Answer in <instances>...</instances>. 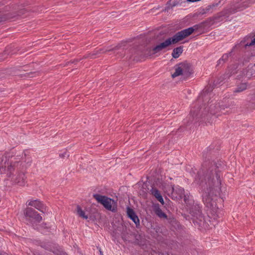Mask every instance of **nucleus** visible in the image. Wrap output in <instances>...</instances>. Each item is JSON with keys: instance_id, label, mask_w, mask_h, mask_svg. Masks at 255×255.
Listing matches in <instances>:
<instances>
[{"instance_id": "f257e3e1", "label": "nucleus", "mask_w": 255, "mask_h": 255, "mask_svg": "<svg viewBox=\"0 0 255 255\" xmlns=\"http://www.w3.org/2000/svg\"><path fill=\"white\" fill-rule=\"evenodd\" d=\"M216 167L214 164L212 165L205 172H198L195 178V182L202 189L203 202L209 209L211 218L214 220L219 217L222 202L219 197L221 192V174Z\"/></svg>"}, {"instance_id": "f03ea898", "label": "nucleus", "mask_w": 255, "mask_h": 255, "mask_svg": "<svg viewBox=\"0 0 255 255\" xmlns=\"http://www.w3.org/2000/svg\"><path fill=\"white\" fill-rule=\"evenodd\" d=\"M213 88V86H207L199 96L197 105L190 111L189 118H192V122L224 113L225 107L223 102L215 99L211 100L212 95L211 92Z\"/></svg>"}, {"instance_id": "7ed1b4c3", "label": "nucleus", "mask_w": 255, "mask_h": 255, "mask_svg": "<svg viewBox=\"0 0 255 255\" xmlns=\"http://www.w3.org/2000/svg\"><path fill=\"white\" fill-rule=\"evenodd\" d=\"M198 25H195L193 27H189L177 32L173 37H170L164 42L157 44L150 51L152 52L150 55H153L161 51L163 49L167 48L172 44H175L183 40L185 38L191 35L195 29H198Z\"/></svg>"}, {"instance_id": "20e7f679", "label": "nucleus", "mask_w": 255, "mask_h": 255, "mask_svg": "<svg viewBox=\"0 0 255 255\" xmlns=\"http://www.w3.org/2000/svg\"><path fill=\"white\" fill-rule=\"evenodd\" d=\"M0 162H2L3 163L5 162L6 164L10 163L12 165V168L10 170V174L8 176L6 173H3V174H6V175L8 177H11V181L16 184L21 186H23L25 185L26 177L23 172H21L18 170V162L14 161L12 159H11L9 161H7L6 160L3 161V159H1L0 160ZM1 174H3V173Z\"/></svg>"}, {"instance_id": "39448f33", "label": "nucleus", "mask_w": 255, "mask_h": 255, "mask_svg": "<svg viewBox=\"0 0 255 255\" xmlns=\"http://www.w3.org/2000/svg\"><path fill=\"white\" fill-rule=\"evenodd\" d=\"M193 73L191 64L187 61L181 62L175 66V72L172 74V77L175 78L182 76L183 79H186L189 77Z\"/></svg>"}, {"instance_id": "423d86ee", "label": "nucleus", "mask_w": 255, "mask_h": 255, "mask_svg": "<svg viewBox=\"0 0 255 255\" xmlns=\"http://www.w3.org/2000/svg\"><path fill=\"white\" fill-rule=\"evenodd\" d=\"M93 197L97 202L102 205L107 210L112 212H116L117 209V202L113 199L106 196H103L98 194L93 195Z\"/></svg>"}, {"instance_id": "0eeeda50", "label": "nucleus", "mask_w": 255, "mask_h": 255, "mask_svg": "<svg viewBox=\"0 0 255 255\" xmlns=\"http://www.w3.org/2000/svg\"><path fill=\"white\" fill-rule=\"evenodd\" d=\"M23 214L26 220L31 224L39 223L42 220L39 214L31 207L26 208L23 211Z\"/></svg>"}, {"instance_id": "6e6552de", "label": "nucleus", "mask_w": 255, "mask_h": 255, "mask_svg": "<svg viewBox=\"0 0 255 255\" xmlns=\"http://www.w3.org/2000/svg\"><path fill=\"white\" fill-rule=\"evenodd\" d=\"M249 6V3L247 1H244L242 3L239 4L238 5L234 6V7H231L229 9H226L225 11L222 12V14L220 16H223L226 14H233L235 13L238 11L242 10L246 8Z\"/></svg>"}, {"instance_id": "1a4fd4ad", "label": "nucleus", "mask_w": 255, "mask_h": 255, "mask_svg": "<svg viewBox=\"0 0 255 255\" xmlns=\"http://www.w3.org/2000/svg\"><path fill=\"white\" fill-rule=\"evenodd\" d=\"M125 49V48L124 47L123 44H119L116 46H115L113 49H109V50H106V51H104L103 49H100L97 51H95L93 52L92 54H89L86 56H85L84 58H94V56L101 53H104L107 51H114V53H118L119 52L121 53L122 52H124V50Z\"/></svg>"}, {"instance_id": "9d476101", "label": "nucleus", "mask_w": 255, "mask_h": 255, "mask_svg": "<svg viewBox=\"0 0 255 255\" xmlns=\"http://www.w3.org/2000/svg\"><path fill=\"white\" fill-rule=\"evenodd\" d=\"M26 205L28 206L33 207L42 213L46 212V207L39 200L36 199L28 200L26 202Z\"/></svg>"}, {"instance_id": "9b49d317", "label": "nucleus", "mask_w": 255, "mask_h": 255, "mask_svg": "<svg viewBox=\"0 0 255 255\" xmlns=\"http://www.w3.org/2000/svg\"><path fill=\"white\" fill-rule=\"evenodd\" d=\"M44 248L50 250L57 255H67L61 250V248L57 245L51 243L44 244L42 246Z\"/></svg>"}, {"instance_id": "f8f14e48", "label": "nucleus", "mask_w": 255, "mask_h": 255, "mask_svg": "<svg viewBox=\"0 0 255 255\" xmlns=\"http://www.w3.org/2000/svg\"><path fill=\"white\" fill-rule=\"evenodd\" d=\"M195 211H193V208L191 211L192 215L196 218V219H194V221L199 224V226H204V218L202 216L199 207H194Z\"/></svg>"}, {"instance_id": "ddd939ff", "label": "nucleus", "mask_w": 255, "mask_h": 255, "mask_svg": "<svg viewBox=\"0 0 255 255\" xmlns=\"http://www.w3.org/2000/svg\"><path fill=\"white\" fill-rule=\"evenodd\" d=\"M243 76L247 79L255 78V64H250L248 67L243 71Z\"/></svg>"}, {"instance_id": "4468645a", "label": "nucleus", "mask_w": 255, "mask_h": 255, "mask_svg": "<svg viewBox=\"0 0 255 255\" xmlns=\"http://www.w3.org/2000/svg\"><path fill=\"white\" fill-rule=\"evenodd\" d=\"M171 196L172 198L181 199L184 195V190L183 188L176 186L171 187Z\"/></svg>"}, {"instance_id": "2eb2a0df", "label": "nucleus", "mask_w": 255, "mask_h": 255, "mask_svg": "<svg viewBox=\"0 0 255 255\" xmlns=\"http://www.w3.org/2000/svg\"><path fill=\"white\" fill-rule=\"evenodd\" d=\"M127 210L128 217L132 220L136 226L139 225V220L133 209L128 207Z\"/></svg>"}, {"instance_id": "dca6fc26", "label": "nucleus", "mask_w": 255, "mask_h": 255, "mask_svg": "<svg viewBox=\"0 0 255 255\" xmlns=\"http://www.w3.org/2000/svg\"><path fill=\"white\" fill-rule=\"evenodd\" d=\"M5 163V162L3 163L2 162H0V174L6 173L9 176L11 173L12 165L10 163L7 164Z\"/></svg>"}, {"instance_id": "f3484780", "label": "nucleus", "mask_w": 255, "mask_h": 255, "mask_svg": "<svg viewBox=\"0 0 255 255\" xmlns=\"http://www.w3.org/2000/svg\"><path fill=\"white\" fill-rule=\"evenodd\" d=\"M150 192L160 203L162 205L164 204V200L160 192L155 188L152 187L150 190Z\"/></svg>"}, {"instance_id": "a211bd4d", "label": "nucleus", "mask_w": 255, "mask_h": 255, "mask_svg": "<svg viewBox=\"0 0 255 255\" xmlns=\"http://www.w3.org/2000/svg\"><path fill=\"white\" fill-rule=\"evenodd\" d=\"M153 211L159 218L166 219L167 217V215L159 208L158 204L154 206Z\"/></svg>"}, {"instance_id": "6ab92c4d", "label": "nucleus", "mask_w": 255, "mask_h": 255, "mask_svg": "<svg viewBox=\"0 0 255 255\" xmlns=\"http://www.w3.org/2000/svg\"><path fill=\"white\" fill-rule=\"evenodd\" d=\"M183 52V46H179L174 48L172 53V56L174 58H178Z\"/></svg>"}, {"instance_id": "aec40b11", "label": "nucleus", "mask_w": 255, "mask_h": 255, "mask_svg": "<svg viewBox=\"0 0 255 255\" xmlns=\"http://www.w3.org/2000/svg\"><path fill=\"white\" fill-rule=\"evenodd\" d=\"M130 54L129 58H131V57L134 55H141L142 54H146L145 52L142 51L139 47L131 49L130 51Z\"/></svg>"}, {"instance_id": "412c9836", "label": "nucleus", "mask_w": 255, "mask_h": 255, "mask_svg": "<svg viewBox=\"0 0 255 255\" xmlns=\"http://www.w3.org/2000/svg\"><path fill=\"white\" fill-rule=\"evenodd\" d=\"M247 89V85L246 83H242L238 85L234 90V93H240L244 91Z\"/></svg>"}, {"instance_id": "4be33fe9", "label": "nucleus", "mask_w": 255, "mask_h": 255, "mask_svg": "<svg viewBox=\"0 0 255 255\" xmlns=\"http://www.w3.org/2000/svg\"><path fill=\"white\" fill-rule=\"evenodd\" d=\"M231 53L232 51L229 53L224 54L222 58L219 60L218 65H219L221 63H224L227 61L229 58V56H231Z\"/></svg>"}, {"instance_id": "5701e85b", "label": "nucleus", "mask_w": 255, "mask_h": 255, "mask_svg": "<svg viewBox=\"0 0 255 255\" xmlns=\"http://www.w3.org/2000/svg\"><path fill=\"white\" fill-rule=\"evenodd\" d=\"M77 213L79 216L85 219H88V216L85 215L84 211L82 210L79 206H77Z\"/></svg>"}, {"instance_id": "b1692460", "label": "nucleus", "mask_w": 255, "mask_h": 255, "mask_svg": "<svg viewBox=\"0 0 255 255\" xmlns=\"http://www.w3.org/2000/svg\"><path fill=\"white\" fill-rule=\"evenodd\" d=\"M224 106L225 109L229 108L230 109H232L236 108V104L235 102L231 101L225 105L224 104Z\"/></svg>"}, {"instance_id": "393cba45", "label": "nucleus", "mask_w": 255, "mask_h": 255, "mask_svg": "<svg viewBox=\"0 0 255 255\" xmlns=\"http://www.w3.org/2000/svg\"><path fill=\"white\" fill-rule=\"evenodd\" d=\"M173 7L172 5L171 4V2L170 0H169L166 4V6L165 8L163 10V11L168 12L170 9H172Z\"/></svg>"}, {"instance_id": "a878e982", "label": "nucleus", "mask_w": 255, "mask_h": 255, "mask_svg": "<svg viewBox=\"0 0 255 255\" xmlns=\"http://www.w3.org/2000/svg\"><path fill=\"white\" fill-rule=\"evenodd\" d=\"M170 1L173 7L181 4L182 1L184 2V0L182 1V0H170Z\"/></svg>"}, {"instance_id": "bb28decb", "label": "nucleus", "mask_w": 255, "mask_h": 255, "mask_svg": "<svg viewBox=\"0 0 255 255\" xmlns=\"http://www.w3.org/2000/svg\"><path fill=\"white\" fill-rule=\"evenodd\" d=\"M255 45V37L253 39H252L250 42H247L245 44V46L246 48L247 46H250Z\"/></svg>"}, {"instance_id": "cd10ccee", "label": "nucleus", "mask_w": 255, "mask_h": 255, "mask_svg": "<svg viewBox=\"0 0 255 255\" xmlns=\"http://www.w3.org/2000/svg\"><path fill=\"white\" fill-rule=\"evenodd\" d=\"M235 73H236L235 72L232 71L230 73H226L225 75H224L225 79L229 78L231 76V75L234 74Z\"/></svg>"}, {"instance_id": "c85d7f7f", "label": "nucleus", "mask_w": 255, "mask_h": 255, "mask_svg": "<svg viewBox=\"0 0 255 255\" xmlns=\"http://www.w3.org/2000/svg\"><path fill=\"white\" fill-rule=\"evenodd\" d=\"M0 255H7V254L5 253L0 252Z\"/></svg>"}, {"instance_id": "c756f323", "label": "nucleus", "mask_w": 255, "mask_h": 255, "mask_svg": "<svg viewBox=\"0 0 255 255\" xmlns=\"http://www.w3.org/2000/svg\"><path fill=\"white\" fill-rule=\"evenodd\" d=\"M151 50V49H150V50H149L148 53H147V55H148V54H149V56H150V55H151L150 54H151V53H152V52H151V51H150V50Z\"/></svg>"}, {"instance_id": "7c9ffc66", "label": "nucleus", "mask_w": 255, "mask_h": 255, "mask_svg": "<svg viewBox=\"0 0 255 255\" xmlns=\"http://www.w3.org/2000/svg\"><path fill=\"white\" fill-rule=\"evenodd\" d=\"M8 48H7V49H6V50L5 51V53H8Z\"/></svg>"}, {"instance_id": "2f4dec72", "label": "nucleus", "mask_w": 255, "mask_h": 255, "mask_svg": "<svg viewBox=\"0 0 255 255\" xmlns=\"http://www.w3.org/2000/svg\"><path fill=\"white\" fill-rule=\"evenodd\" d=\"M211 225H212L214 226H215V225L213 223L211 224Z\"/></svg>"}]
</instances>
